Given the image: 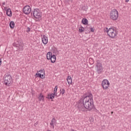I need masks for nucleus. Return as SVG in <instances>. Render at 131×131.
<instances>
[{"label": "nucleus", "instance_id": "4468645a", "mask_svg": "<svg viewBox=\"0 0 131 131\" xmlns=\"http://www.w3.org/2000/svg\"><path fill=\"white\" fill-rule=\"evenodd\" d=\"M67 80L69 85H70V84H72V78H71V76H68L67 78Z\"/></svg>", "mask_w": 131, "mask_h": 131}, {"label": "nucleus", "instance_id": "9d476101", "mask_svg": "<svg viewBox=\"0 0 131 131\" xmlns=\"http://www.w3.org/2000/svg\"><path fill=\"white\" fill-rule=\"evenodd\" d=\"M13 47H15L16 48H18V49H20V48H23V44L19 42V41H16L15 42L13 43Z\"/></svg>", "mask_w": 131, "mask_h": 131}, {"label": "nucleus", "instance_id": "4be33fe9", "mask_svg": "<svg viewBox=\"0 0 131 131\" xmlns=\"http://www.w3.org/2000/svg\"><path fill=\"white\" fill-rule=\"evenodd\" d=\"M50 60L51 61V63H55V62H56V55H52L50 58Z\"/></svg>", "mask_w": 131, "mask_h": 131}, {"label": "nucleus", "instance_id": "ddd939ff", "mask_svg": "<svg viewBox=\"0 0 131 131\" xmlns=\"http://www.w3.org/2000/svg\"><path fill=\"white\" fill-rule=\"evenodd\" d=\"M38 99L40 102L41 101H44L45 100V96H43V95L42 94L40 93L38 96Z\"/></svg>", "mask_w": 131, "mask_h": 131}, {"label": "nucleus", "instance_id": "dca6fc26", "mask_svg": "<svg viewBox=\"0 0 131 131\" xmlns=\"http://www.w3.org/2000/svg\"><path fill=\"white\" fill-rule=\"evenodd\" d=\"M78 31L79 33H83L84 32V28L82 26H80L78 27Z\"/></svg>", "mask_w": 131, "mask_h": 131}, {"label": "nucleus", "instance_id": "f257e3e1", "mask_svg": "<svg viewBox=\"0 0 131 131\" xmlns=\"http://www.w3.org/2000/svg\"><path fill=\"white\" fill-rule=\"evenodd\" d=\"M94 99L92 94H88L83 99L78 102V107L81 111H91L94 109Z\"/></svg>", "mask_w": 131, "mask_h": 131}, {"label": "nucleus", "instance_id": "1a4fd4ad", "mask_svg": "<svg viewBox=\"0 0 131 131\" xmlns=\"http://www.w3.org/2000/svg\"><path fill=\"white\" fill-rule=\"evenodd\" d=\"M41 37L42 43L45 45H47L48 42H49V38L48 37L45 35H41Z\"/></svg>", "mask_w": 131, "mask_h": 131}, {"label": "nucleus", "instance_id": "b1692460", "mask_svg": "<svg viewBox=\"0 0 131 131\" xmlns=\"http://www.w3.org/2000/svg\"><path fill=\"white\" fill-rule=\"evenodd\" d=\"M64 94H65V89H61L60 90V95H63Z\"/></svg>", "mask_w": 131, "mask_h": 131}, {"label": "nucleus", "instance_id": "423d86ee", "mask_svg": "<svg viewBox=\"0 0 131 131\" xmlns=\"http://www.w3.org/2000/svg\"><path fill=\"white\" fill-rule=\"evenodd\" d=\"M4 83L7 86H10L12 84V77L10 75L6 76L5 78Z\"/></svg>", "mask_w": 131, "mask_h": 131}, {"label": "nucleus", "instance_id": "c85d7f7f", "mask_svg": "<svg viewBox=\"0 0 131 131\" xmlns=\"http://www.w3.org/2000/svg\"><path fill=\"white\" fill-rule=\"evenodd\" d=\"M111 114H113V112H111Z\"/></svg>", "mask_w": 131, "mask_h": 131}, {"label": "nucleus", "instance_id": "7ed1b4c3", "mask_svg": "<svg viewBox=\"0 0 131 131\" xmlns=\"http://www.w3.org/2000/svg\"><path fill=\"white\" fill-rule=\"evenodd\" d=\"M33 15L35 21L38 22L41 20L42 17V13L38 9H34L33 11Z\"/></svg>", "mask_w": 131, "mask_h": 131}, {"label": "nucleus", "instance_id": "6e6552de", "mask_svg": "<svg viewBox=\"0 0 131 131\" xmlns=\"http://www.w3.org/2000/svg\"><path fill=\"white\" fill-rule=\"evenodd\" d=\"M23 11L24 13L26 14V15H28L30 14V13L31 12V8L30 7V6L28 5L26 6L24 8Z\"/></svg>", "mask_w": 131, "mask_h": 131}, {"label": "nucleus", "instance_id": "412c9836", "mask_svg": "<svg viewBox=\"0 0 131 131\" xmlns=\"http://www.w3.org/2000/svg\"><path fill=\"white\" fill-rule=\"evenodd\" d=\"M82 23L83 25H88V24H89V21L86 18H83L82 19Z\"/></svg>", "mask_w": 131, "mask_h": 131}, {"label": "nucleus", "instance_id": "f3484780", "mask_svg": "<svg viewBox=\"0 0 131 131\" xmlns=\"http://www.w3.org/2000/svg\"><path fill=\"white\" fill-rule=\"evenodd\" d=\"M38 72L41 75H44V77L46 78V72L45 71V69H41Z\"/></svg>", "mask_w": 131, "mask_h": 131}, {"label": "nucleus", "instance_id": "cd10ccee", "mask_svg": "<svg viewBox=\"0 0 131 131\" xmlns=\"http://www.w3.org/2000/svg\"><path fill=\"white\" fill-rule=\"evenodd\" d=\"M2 65V59L0 58V66Z\"/></svg>", "mask_w": 131, "mask_h": 131}, {"label": "nucleus", "instance_id": "a878e982", "mask_svg": "<svg viewBox=\"0 0 131 131\" xmlns=\"http://www.w3.org/2000/svg\"><path fill=\"white\" fill-rule=\"evenodd\" d=\"M29 31H30V28H28V30L27 31V32H29Z\"/></svg>", "mask_w": 131, "mask_h": 131}, {"label": "nucleus", "instance_id": "5701e85b", "mask_svg": "<svg viewBox=\"0 0 131 131\" xmlns=\"http://www.w3.org/2000/svg\"><path fill=\"white\" fill-rule=\"evenodd\" d=\"M58 91V86H55L54 90V93L53 94H55V97H59V96L57 95V91Z\"/></svg>", "mask_w": 131, "mask_h": 131}, {"label": "nucleus", "instance_id": "c756f323", "mask_svg": "<svg viewBox=\"0 0 131 131\" xmlns=\"http://www.w3.org/2000/svg\"><path fill=\"white\" fill-rule=\"evenodd\" d=\"M47 131H51V130H48Z\"/></svg>", "mask_w": 131, "mask_h": 131}, {"label": "nucleus", "instance_id": "2eb2a0df", "mask_svg": "<svg viewBox=\"0 0 131 131\" xmlns=\"http://www.w3.org/2000/svg\"><path fill=\"white\" fill-rule=\"evenodd\" d=\"M6 14L7 16L9 17H12V10H11V9H8L6 10Z\"/></svg>", "mask_w": 131, "mask_h": 131}, {"label": "nucleus", "instance_id": "bb28decb", "mask_svg": "<svg viewBox=\"0 0 131 131\" xmlns=\"http://www.w3.org/2000/svg\"><path fill=\"white\" fill-rule=\"evenodd\" d=\"M125 3H128L129 2V0H125Z\"/></svg>", "mask_w": 131, "mask_h": 131}, {"label": "nucleus", "instance_id": "a211bd4d", "mask_svg": "<svg viewBox=\"0 0 131 131\" xmlns=\"http://www.w3.org/2000/svg\"><path fill=\"white\" fill-rule=\"evenodd\" d=\"M36 77H40V78H41L42 79H43L45 78V75H41V74L38 73L35 74Z\"/></svg>", "mask_w": 131, "mask_h": 131}, {"label": "nucleus", "instance_id": "9b49d317", "mask_svg": "<svg viewBox=\"0 0 131 131\" xmlns=\"http://www.w3.org/2000/svg\"><path fill=\"white\" fill-rule=\"evenodd\" d=\"M56 123H57V120L56 119L53 118L50 123V125L53 129L55 128V126H54V124H56Z\"/></svg>", "mask_w": 131, "mask_h": 131}, {"label": "nucleus", "instance_id": "0eeeda50", "mask_svg": "<svg viewBox=\"0 0 131 131\" xmlns=\"http://www.w3.org/2000/svg\"><path fill=\"white\" fill-rule=\"evenodd\" d=\"M96 71L99 74L103 72V66H102L101 62H97L96 64Z\"/></svg>", "mask_w": 131, "mask_h": 131}, {"label": "nucleus", "instance_id": "39448f33", "mask_svg": "<svg viewBox=\"0 0 131 131\" xmlns=\"http://www.w3.org/2000/svg\"><path fill=\"white\" fill-rule=\"evenodd\" d=\"M101 85L103 90L106 91L109 89V86H110V82L107 79H103L101 83Z\"/></svg>", "mask_w": 131, "mask_h": 131}, {"label": "nucleus", "instance_id": "393cba45", "mask_svg": "<svg viewBox=\"0 0 131 131\" xmlns=\"http://www.w3.org/2000/svg\"><path fill=\"white\" fill-rule=\"evenodd\" d=\"M90 31L91 32H95V28L91 27Z\"/></svg>", "mask_w": 131, "mask_h": 131}, {"label": "nucleus", "instance_id": "6ab92c4d", "mask_svg": "<svg viewBox=\"0 0 131 131\" xmlns=\"http://www.w3.org/2000/svg\"><path fill=\"white\" fill-rule=\"evenodd\" d=\"M52 53L51 52H48L47 54V60H51V58H52Z\"/></svg>", "mask_w": 131, "mask_h": 131}, {"label": "nucleus", "instance_id": "aec40b11", "mask_svg": "<svg viewBox=\"0 0 131 131\" xmlns=\"http://www.w3.org/2000/svg\"><path fill=\"white\" fill-rule=\"evenodd\" d=\"M9 26L11 29H14L15 27V23L13 21H11L9 24Z\"/></svg>", "mask_w": 131, "mask_h": 131}, {"label": "nucleus", "instance_id": "f03ea898", "mask_svg": "<svg viewBox=\"0 0 131 131\" xmlns=\"http://www.w3.org/2000/svg\"><path fill=\"white\" fill-rule=\"evenodd\" d=\"M106 32L110 38L115 39V38L117 37V35H118V32H117L116 29L114 28H110L109 29L106 28Z\"/></svg>", "mask_w": 131, "mask_h": 131}, {"label": "nucleus", "instance_id": "20e7f679", "mask_svg": "<svg viewBox=\"0 0 131 131\" xmlns=\"http://www.w3.org/2000/svg\"><path fill=\"white\" fill-rule=\"evenodd\" d=\"M110 17L112 20H117L118 19V11L116 9H113L110 12Z\"/></svg>", "mask_w": 131, "mask_h": 131}, {"label": "nucleus", "instance_id": "f8f14e48", "mask_svg": "<svg viewBox=\"0 0 131 131\" xmlns=\"http://www.w3.org/2000/svg\"><path fill=\"white\" fill-rule=\"evenodd\" d=\"M55 94L54 93H49L47 97V99H49L50 100H53L55 98Z\"/></svg>", "mask_w": 131, "mask_h": 131}]
</instances>
